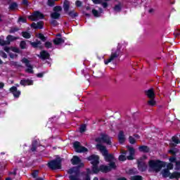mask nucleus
<instances>
[{
    "instance_id": "c9c22d12",
    "label": "nucleus",
    "mask_w": 180,
    "mask_h": 180,
    "mask_svg": "<svg viewBox=\"0 0 180 180\" xmlns=\"http://www.w3.org/2000/svg\"><path fill=\"white\" fill-rule=\"evenodd\" d=\"M130 144H135L136 143V138L133 136H129V138Z\"/></svg>"
},
{
    "instance_id": "72a5a7b5",
    "label": "nucleus",
    "mask_w": 180,
    "mask_h": 180,
    "mask_svg": "<svg viewBox=\"0 0 180 180\" xmlns=\"http://www.w3.org/2000/svg\"><path fill=\"white\" fill-rule=\"evenodd\" d=\"M92 172L89 170V169H87V173L85 174V180H91V177H89V174H91Z\"/></svg>"
},
{
    "instance_id": "7ed1b4c3",
    "label": "nucleus",
    "mask_w": 180,
    "mask_h": 180,
    "mask_svg": "<svg viewBox=\"0 0 180 180\" xmlns=\"http://www.w3.org/2000/svg\"><path fill=\"white\" fill-rule=\"evenodd\" d=\"M121 47H122V46L120 44V45H118L116 51L112 50L110 58L108 59L104 60V64H105V65H108V64L109 63H112V61H114L115 58H117V57L120 54H122V51H120Z\"/></svg>"
},
{
    "instance_id": "052dcab7",
    "label": "nucleus",
    "mask_w": 180,
    "mask_h": 180,
    "mask_svg": "<svg viewBox=\"0 0 180 180\" xmlns=\"http://www.w3.org/2000/svg\"><path fill=\"white\" fill-rule=\"evenodd\" d=\"M94 180H99V179H98V177H95V178L94 179Z\"/></svg>"
},
{
    "instance_id": "6e6d98bb",
    "label": "nucleus",
    "mask_w": 180,
    "mask_h": 180,
    "mask_svg": "<svg viewBox=\"0 0 180 180\" xmlns=\"http://www.w3.org/2000/svg\"><path fill=\"white\" fill-rule=\"evenodd\" d=\"M22 4H23L24 5H27V0H24V1H22Z\"/></svg>"
},
{
    "instance_id": "09e8293b",
    "label": "nucleus",
    "mask_w": 180,
    "mask_h": 180,
    "mask_svg": "<svg viewBox=\"0 0 180 180\" xmlns=\"http://www.w3.org/2000/svg\"><path fill=\"white\" fill-rule=\"evenodd\" d=\"M101 5H102L103 8H108V3L107 2L102 3V1H101Z\"/></svg>"
},
{
    "instance_id": "f03ea898",
    "label": "nucleus",
    "mask_w": 180,
    "mask_h": 180,
    "mask_svg": "<svg viewBox=\"0 0 180 180\" xmlns=\"http://www.w3.org/2000/svg\"><path fill=\"white\" fill-rule=\"evenodd\" d=\"M167 163L160 160H150L149 168L153 172H160L162 168H165Z\"/></svg>"
},
{
    "instance_id": "f8f14e48",
    "label": "nucleus",
    "mask_w": 180,
    "mask_h": 180,
    "mask_svg": "<svg viewBox=\"0 0 180 180\" xmlns=\"http://www.w3.org/2000/svg\"><path fill=\"white\" fill-rule=\"evenodd\" d=\"M22 63H23V64H25L27 67L25 71L29 74H33V67L32 66V65H30V62L29 61V60H27V58H24L22 60Z\"/></svg>"
},
{
    "instance_id": "dca6fc26",
    "label": "nucleus",
    "mask_w": 180,
    "mask_h": 180,
    "mask_svg": "<svg viewBox=\"0 0 180 180\" xmlns=\"http://www.w3.org/2000/svg\"><path fill=\"white\" fill-rule=\"evenodd\" d=\"M64 39L61 38V34H58L56 35V38L53 39V44H56V46H58L60 44H63L64 43Z\"/></svg>"
},
{
    "instance_id": "aec40b11",
    "label": "nucleus",
    "mask_w": 180,
    "mask_h": 180,
    "mask_svg": "<svg viewBox=\"0 0 180 180\" xmlns=\"http://www.w3.org/2000/svg\"><path fill=\"white\" fill-rule=\"evenodd\" d=\"M179 143H180V141H179V138H178V136H173L172 138V142L170 143L171 147H175V146H176V144H179Z\"/></svg>"
},
{
    "instance_id": "f257e3e1",
    "label": "nucleus",
    "mask_w": 180,
    "mask_h": 180,
    "mask_svg": "<svg viewBox=\"0 0 180 180\" xmlns=\"http://www.w3.org/2000/svg\"><path fill=\"white\" fill-rule=\"evenodd\" d=\"M96 148L97 150H99V151H101L105 161L107 162H110V166L102 165L98 168V165L99 164V156L95 155H91L90 157L88 158V160L89 161H91V164L93 166V174H98L99 171H101V172H109V171H111V169H115L116 168V164L115 163V158L112 156V155L108 154V150L106 149V147L101 144H98L96 146Z\"/></svg>"
},
{
    "instance_id": "4d7b16f0",
    "label": "nucleus",
    "mask_w": 180,
    "mask_h": 180,
    "mask_svg": "<svg viewBox=\"0 0 180 180\" xmlns=\"http://www.w3.org/2000/svg\"><path fill=\"white\" fill-rule=\"evenodd\" d=\"M117 180H127V179H126V178H124V177H121V178L117 179Z\"/></svg>"
},
{
    "instance_id": "680f3d73",
    "label": "nucleus",
    "mask_w": 180,
    "mask_h": 180,
    "mask_svg": "<svg viewBox=\"0 0 180 180\" xmlns=\"http://www.w3.org/2000/svg\"><path fill=\"white\" fill-rule=\"evenodd\" d=\"M0 64H2V60L0 59Z\"/></svg>"
},
{
    "instance_id": "c03bdc74",
    "label": "nucleus",
    "mask_w": 180,
    "mask_h": 180,
    "mask_svg": "<svg viewBox=\"0 0 180 180\" xmlns=\"http://www.w3.org/2000/svg\"><path fill=\"white\" fill-rule=\"evenodd\" d=\"M0 56L1 57H3V58H6L8 57V56H6V53H5V52L2 51H0Z\"/></svg>"
},
{
    "instance_id": "4be33fe9",
    "label": "nucleus",
    "mask_w": 180,
    "mask_h": 180,
    "mask_svg": "<svg viewBox=\"0 0 180 180\" xmlns=\"http://www.w3.org/2000/svg\"><path fill=\"white\" fill-rule=\"evenodd\" d=\"M31 27H33L34 29H43V22L39 21L38 22H33L31 25Z\"/></svg>"
},
{
    "instance_id": "39448f33",
    "label": "nucleus",
    "mask_w": 180,
    "mask_h": 180,
    "mask_svg": "<svg viewBox=\"0 0 180 180\" xmlns=\"http://www.w3.org/2000/svg\"><path fill=\"white\" fill-rule=\"evenodd\" d=\"M169 160L171 162V163H169L167 165V169H172L174 168V165H172V162H174L175 164V167L174 169H176V171H178L180 169V162L176 161V158L175 156H172L171 157Z\"/></svg>"
},
{
    "instance_id": "37998d69",
    "label": "nucleus",
    "mask_w": 180,
    "mask_h": 180,
    "mask_svg": "<svg viewBox=\"0 0 180 180\" xmlns=\"http://www.w3.org/2000/svg\"><path fill=\"white\" fill-rule=\"evenodd\" d=\"M51 46H52L51 42L47 41L45 43V47H46V49H51Z\"/></svg>"
},
{
    "instance_id": "412c9836",
    "label": "nucleus",
    "mask_w": 180,
    "mask_h": 180,
    "mask_svg": "<svg viewBox=\"0 0 180 180\" xmlns=\"http://www.w3.org/2000/svg\"><path fill=\"white\" fill-rule=\"evenodd\" d=\"M146 96H148V98H149V99L155 98V93H154V89H153L147 90L146 91Z\"/></svg>"
},
{
    "instance_id": "603ef678",
    "label": "nucleus",
    "mask_w": 180,
    "mask_h": 180,
    "mask_svg": "<svg viewBox=\"0 0 180 180\" xmlns=\"http://www.w3.org/2000/svg\"><path fill=\"white\" fill-rule=\"evenodd\" d=\"M134 139H135L136 140H139V139H140V136H139V135H137V134H135V135L134 136Z\"/></svg>"
},
{
    "instance_id": "2eb2a0df",
    "label": "nucleus",
    "mask_w": 180,
    "mask_h": 180,
    "mask_svg": "<svg viewBox=\"0 0 180 180\" xmlns=\"http://www.w3.org/2000/svg\"><path fill=\"white\" fill-rule=\"evenodd\" d=\"M71 162L73 165H79V167H84V163L81 162V159L78 156H74L71 160Z\"/></svg>"
},
{
    "instance_id": "cd10ccee",
    "label": "nucleus",
    "mask_w": 180,
    "mask_h": 180,
    "mask_svg": "<svg viewBox=\"0 0 180 180\" xmlns=\"http://www.w3.org/2000/svg\"><path fill=\"white\" fill-rule=\"evenodd\" d=\"M126 154H127V152L125 150H122V155H120L119 157V160L120 161H126Z\"/></svg>"
},
{
    "instance_id": "49530a36",
    "label": "nucleus",
    "mask_w": 180,
    "mask_h": 180,
    "mask_svg": "<svg viewBox=\"0 0 180 180\" xmlns=\"http://www.w3.org/2000/svg\"><path fill=\"white\" fill-rule=\"evenodd\" d=\"M92 1H93L96 5H99V4H102V1H101V0H92Z\"/></svg>"
},
{
    "instance_id": "13d9d810",
    "label": "nucleus",
    "mask_w": 180,
    "mask_h": 180,
    "mask_svg": "<svg viewBox=\"0 0 180 180\" xmlns=\"http://www.w3.org/2000/svg\"><path fill=\"white\" fill-rule=\"evenodd\" d=\"M4 86V83H0V88H3Z\"/></svg>"
},
{
    "instance_id": "ea45409f",
    "label": "nucleus",
    "mask_w": 180,
    "mask_h": 180,
    "mask_svg": "<svg viewBox=\"0 0 180 180\" xmlns=\"http://www.w3.org/2000/svg\"><path fill=\"white\" fill-rule=\"evenodd\" d=\"M86 130V125L83 124L80 127V133H84Z\"/></svg>"
},
{
    "instance_id": "774afa93",
    "label": "nucleus",
    "mask_w": 180,
    "mask_h": 180,
    "mask_svg": "<svg viewBox=\"0 0 180 180\" xmlns=\"http://www.w3.org/2000/svg\"><path fill=\"white\" fill-rule=\"evenodd\" d=\"M0 22H1V15H0Z\"/></svg>"
},
{
    "instance_id": "b1692460",
    "label": "nucleus",
    "mask_w": 180,
    "mask_h": 180,
    "mask_svg": "<svg viewBox=\"0 0 180 180\" xmlns=\"http://www.w3.org/2000/svg\"><path fill=\"white\" fill-rule=\"evenodd\" d=\"M21 85L26 86V85H33V80L30 79H24L20 81Z\"/></svg>"
},
{
    "instance_id": "c756f323",
    "label": "nucleus",
    "mask_w": 180,
    "mask_h": 180,
    "mask_svg": "<svg viewBox=\"0 0 180 180\" xmlns=\"http://www.w3.org/2000/svg\"><path fill=\"white\" fill-rule=\"evenodd\" d=\"M69 16H71V18H77L78 16V13H75V11H72L68 13Z\"/></svg>"
},
{
    "instance_id": "a878e982",
    "label": "nucleus",
    "mask_w": 180,
    "mask_h": 180,
    "mask_svg": "<svg viewBox=\"0 0 180 180\" xmlns=\"http://www.w3.org/2000/svg\"><path fill=\"white\" fill-rule=\"evenodd\" d=\"M139 150L141 153H148L150 151V148L146 146H141L139 147Z\"/></svg>"
},
{
    "instance_id": "4c0bfd02",
    "label": "nucleus",
    "mask_w": 180,
    "mask_h": 180,
    "mask_svg": "<svg viewBox=\"0 0 180 180\" xmlns=\"http://www.w3.org/2000/svg\"><path fill=\"white\" fill-rule=\"evenodd\" d=\"M58 0H48V5L49 6H53L55 2H57Z\"/></svg>"
},
{
    "instance_id": "bf43d9fd",
    "label": "nucleus",
    "mask_w": 180,
    "mask_h": 180,
    "mask_svg": "<svg viewBox=\"0 0 180 180\" xmlns=\"http://www.w3.org/2000/svg\"><path fill=\"white\" fill-rule=\"evenodd\" d=\"M31 150H32V151H35V150H36V148H34V147H32Z\"/></svg>"
},
{
    "instance_id": "79ce46f5",
    "label": "nucleus",
    "mask_w": 180,
    "mask_h": 180,
    "mask_svg": "<svg viewBox=\"0 0 180 180\" xmlns=\"http://www.w3.org/2000/svg\"><path fill=\"white\" fill-rule=\"evenodd\" d=\"M18 22L19 23H26V18L21 17L18 19Z\"/></svg>"
},
{
    "instance_id": "a18cd8bd",
    "label": "nucleus",
    "mask_w": 180,
    "mask_h": 180,
    "mask_svg": "<svg viewBox=\"0 0 180 180\" xmlns=\"http://www.w3.org/2000/svg\"><path fill=\"white\" fill-rule=\"evenodd\" d=\"M114 9L116 12H119V11H120V9H122V6H120V5H117V6H115Z\"/></svg>"
},
{
    "instance_id": "2f4dec72",
    "label": "nucleus",
    "mask_w": 180,
    "mask_h": 180,
    "mask_svg": "<svg viewBox=\"0 0 180 180\" xmlns=\"http://www.w3.org/2000/svg\"><path fill=\"white\" fill-rule=\"evenodd\" d=\"M127 172V174H129V175H134L135 174H137V170L136 169H131Z\"/></svg>"
},
{
    "instance_id": "5fc2aeb1",
    "label": "nucleus",
    "mask_w": 180,
    "mask_h": 180,
    "mask_svg": "<svg viewBox=\"0 0 180 180\" xmlns=\"http://www.w3.org/2000/svg\"><path fill=\"white\" fill-rule=\"evenodd\" d=\"M18 32V29L11 30L10 31V33H13V32Z\"/></svg>"
},
{
    "instance_id": "5701e85b",
    "label": "nucleus",
    "mask_w": 180,
    "mask_h": 180,
    "mask_svg": "<svg viewBox=\"0 0 180 180\" xmlns=\"http://www.w3.org/2000/svg\"><path fill=\"white\" fill-rule=\"evenodd\" d=\"M38 57H39V58H41L42 60H46L49 58V57H50V54H49L47 51H41L40 55H38Z\"/></svg>"
},
{
    "instance_id": "393cba45",
    "label": "nucleus",
    "mask_w": 180,
    "mask_h": 180,
    "mask_svg": "<svg viewBox=\"0 0 180 180\" xmlns=\"http://www.w3.org/2000/svg\"><path fill=\"white\" fill-rule=\"evenodd\" d=\"M118 140L121 143H124V141L126 140V138H124V134L122 131H120L118 134Z\"/></svg>"
},
{
    "instance_id": "0e129e2a",
    "label": "nucleus",
    "mask_w": 180,
    "mask_h": 180,
    "mask_svg": "<svg viewBox=\"0 0 180 180\" xmlns=\"http://www.w3.org/2000/svg\"><path fill=\"white\" fill-rule=\"evenodd\" d=\"M149 12H153V9H150V10L149 11Z\"/></svg>"
},
{
    "instance_id": "7c9ffc66",
    "label": "nucleus",
    "mask_w": 180,
    "mask_h": 180,
    "mask_svg": "<svg viewBox=\"0 0 180 180\" xmlns=\"http://www.w3.org/2000/svg\"><path fill=\"white\" fill-rule=\"evenodd\" d=\"M36 37L42 40V41H46V37H44L43 34H37Z\"/></svg>"
},
{
    "instance_id": "338daca9",
    "label": "nucleus",
    "mask_w": 180,
    "mask_h": 180,
    "mask_svg": "<svg viewBox=\"0 0 180 180\" xmlns=\"http://www.w3.org/2000/svg\"><path fill=\"white\" fill-rule=\"evenodd\" d=\"M104 1H110V0H104Z\"/></svg>"
},
{
    "instance_id": "6e6552de",
    "label": "nucleus",
    "mask_w": 180,
    "mask_h": 180,
    "mask_svg": "<svg viewBox=\"0 0 180 180\" xmlns=\"http://www.w3.org/2000/svg\"><path fill=\"white\" fill-rule=\"evenodd\" d=\"M4 51L6 53H10L11 58H16V57H18V55H16V53H11V51H13V53H19V49L16 47H11V48L5 47Z\"/></svg>"
},
{
    "instance_id": "69168bd1",
    "label": "nucleus",
    "mask_w": 180,
    "mask_h": 180,
    "mask_svg": "<svg viewBox=\"0 0 180 180\" xmlns=\"http://www.w3.org/2000/svg\"><path fill=\"white\" fill-rule=\"evenodd\" d=\"M6 180H11L9 178L6 179Z\"/></svg>"
},
{
    "instance_id": "ddd939ff",
    "label": "nucleus",
    "mask_w": 180,
    "mask_h": 180,
    "mask_svg": "<svg viewBox=\"0 0 180 180\" xmlns=\"http://www.w3.org/2000/svg\"><path fill=\"white\" fill-rule=\"evenodd\" d=\"M44 15L43 14H41V13L37 11L34 12L32 15L29 16V19H30V20H39V19H43Z\"/></svg>"
},
{
    "instance_id": "4468645a",
    "label": "nucleus",
    "mask_w": 180,
    "mask_h": 180,
    "mask_svg": "<svg viewBox=\"0 0 180 180\" xmlns=\"http://www.w3.org/2000/svg\"><path fill=\"white\" fill-rule=\"evenodd\" d=\"M54 12L51 13V16L53 19H58L60 18V12H61V6H56L53 8Z\"/></svg>"
},
{
    "instance_id": "e433bc0d",
    "label": "nucleus",
    "mask_w": 180,
    "mask_h": 180,
    "mask_svg": "<svg viewBox=\"0 0 180 180\" xmlns=\"http://www.w3.org/2000/svg\"><path fill=\"white\" fill-rule=\"evenodd\" d=\"M131 180H143L141 176H134L131 177Z\"/></svg>"
},
{
    "instance_id": "c85d7f7f",
    "label": "nucleus",
    "mask_w": 180,
    "mask_h": 180,
    "mask_svg": "<svg viewBox=\"0 0 180 180\" xmlns=\"http://www.w3.org/2000/svg\"><path fill=\"white\" fill-rule=\"evenodd\" d=\"M155 100L154 99V98H149V100L148 101V105L149 106H155Z\"/></svg>"
},
{
    "instance_id": "1a4fd4ad",
    "label": "nucleus",
    "mask_w": 180,
    "mask_h": 180,
    "mask_svg": "<svg viewBox=\"0 0 180 180\" xmlns=\"http://www.w3.org/2000/svg\"><path fill=\"white\" fill-rule=\"evenodd\" d=\"M73 147L77 153H86L88 151V149L84 146H81V143L78 141L73 143Z\"/></svg>"
},
{
    "instance_id": "6ab92c4d",
    "label": "nucleus",
    "mask_w": 180,
    "mask_h": 180,
    "mask_svg": "<svg viewBox=\"0 0 180 180\" xmlns=\"http://www.w3.org/2000/svg\"><path fill=\"white\" fill-rule=\"evenodd\" d=\"M11 92H12L13 95L15 98H19L20 96V91H18V89L15 86H13L10 89Z\"/></svg>"
},
{
    "instance_id": "58836bf2",
    "label": "nucleus",
    "mask_w": 180,
    "mask_h": 180,
    "mask_svg": "<svg viewBox=\"0 0 180 180\" xmlns=\"http://www.w3.org/2000/svg\"><path fill=\"white\" fill-rule=\"evenodd\" d=\"M16 8H18V4L16 3H12L10 5V9H11L12 11H13V9H16Z\"/></svg>"
},
{
    "instance_id": "8fccbe9b",
    "label": "nucleus",
    "mask_w": 180,
    "mask_h": 180,
    "mask_svg": "<svg viewBox=\"0 0 180 180\" xmlns=\"http://www.w3.org/2000/svg\"><path fill=\"white\" fill-rule=\"evenodd\" d=\"M37 174H39V172L36 171L32 173L33 178H36L37 176Z\"/></svg>"
},
{
    "instance_id": "423d86ee",
    "label": "nucleus",
    "mask_w": 180,
    "mask_h": 180,
    "mask_svg": "<svg viewBox=\"0 0 180 180\" xmlns=\"http://www.w3.org/2000/svg\"><path fill=\"white\" fill-rule=\"evenodd\" d=\"M96 141H97V143H105L107 146L112 145V138L106 134H102L101 138H97L96 139Z\"/></svg>"
},
{
    "instance_id": "a211bd4d",
    "label": "nucleus",
    "mask_w": 180,
    "mask_h": 180,
    "mask_svg": "<svg viewBox=\"0 0 180 180\" xmlns=\"http://www.w3.org/2000/svg\"><path fill=\"white\" fill-rule=\"evenodd\" d=\"M128 150L129 151V155L127 156V160H134V154L136 153L134 148L128 147Z\"/></svg>"
},
{
    "instance_id": "864d4df0",
    "label": "nucleus",
    "mask_w": 180,
    "mask_h": 180,
    "mask_svg": "<svg viewBox=\"0 0 180 180\" xmlns=\"http://www.w3.org/2000/svg\"><path fill=\"white\" fill-rule=\"evenodd\" d=\"M37 77H38V78H41V77H43V73H39L37 75Z\"/></svg>"
},
{
    "instance_id": "de8ad7c7",
    "label": "nucleus",
    "mask_w": 180,
    "mask_h": 180,
    "mask_svg": "<svg viewBox=\"0 0 180 180\" xmlns=\"http://www.w3.org/2000/svg\"><path fill=\"white\" fill-rule=\"evenodd\" d=\"M75 5L76 6H78V7L82 6V2L81 1H76Z\"/></svg>"
},
{
    "instance_id": "a19ab883",
    "label": "nucleus",
    "mask_w": 180,
    "mask_h": 180,
    "mask_svg": "<svg viewBox=\"0 0 180 180\" xmlns=\"http://www.w3.org/2000/svg\"><path fill=\"white\" fill-rule=\"evenodd\" d=\"M20 46L21 49H26V42H25V41H21Z\"/></svg>"
},
{
    "instance_id": "f3484780",
    "label": "nucleus",
    "mask_w": 180,
    "mask_h": 180,
    "mask_svg": "<svg viewBox=\"0 0 180 180\" xmlns=\"http://www.w3.org/2000/svg\"><path fill=\"white\" fill-rule=\"evenodd\" d=\"M91 12H92L94 18H101L102 13H103V10L101 8H100L98 9V11L94 8V9H92Z\"/></svg>"
},
{
    "instance_id": "20e7f679",
    "label": "nucleus",
    "mask_w": 180,
    "mask_h": 180,
    "mask_svg": "<svg viewBox=\"0 0 180 180\" xmlns=\"http://www.w3.org/2000/svg\"><path fill=\"white\" fill-rule=\"evenodd\" d=\"M161 174L164 178H169L170 179H179L180 178V173L178 172L171 174L168 169H165L161 172Z\"/></svg>"
},
{
    "instance_id": "e2e57ef3",
    "label": "nucleus",
    "mask_w": 180,
    "mask_h": 180,
    "mask_svg": "<svg viewBox=\"0 0 180 180\" xmlns=\"http://www.w3.org/2000/svg\"><path fill=\"white\" fill-rule=\"evenodd\" d=\"M86 9H87V11L89 10V7L87 6V7H86Z\"/></svg>"
},
{
    "instance_id": "0eeeda50",
    "label": "nucleus",
    "mask_w": 180,
    "mask_h": 180,
    "mask_svg": "<svg viewBox=\"0 0 180 180\" xmlns=\"http://www.w3.org/2000/svg\"><path fill=\"white\" fill-rule=\"evenodd\" d=\"M48 167L51 169H61V160L60 159L52 160L48 163Z\"/></svg>"
},
{
    "instance_id": "473e14b6",
    "label": "nucleus",
    "mask_w": 180,
    "mask_h": 180,
    "mask_svg": "<svg viewBox=\"0 0 180 180\" xmlns=\"http://www.w3.org/2000/svg\"><path fill=\"white\" fill-rule=\"evenodd\" d=\"M40 44H41V43L39 41H37V42H32L31 43V45L32 46V47H40Z\"/></svg>"
},
{
    "instance_id": "3c124183",
    "label": "nucleus",
    "mask_w": 180,
    "mask_h": 180,
    "mask_svg": "<svg viewBox=\"0 0 180 180\" xmlns=\"http://www.w3.org/2000/svg\"><path fill=\"white\" fill-rule=\"evenodd\" d=\"M169 153L170 154H175V149H171L170 150H169Z\"/></svg>"
},
{
    "instance_id": "bb28decb",
    "label": "nucleus",
    "mask_w": 180,
    "mask_h": 180,
    "mask_svg": "<svg viewBox=\"0 0 180 180\" xmlns=\"http://www.w3.org/2000/svg\"><path fill=\"white\" fill-rule=\"evenodd\" d=\"M63 9L65 12H67L70 9V1L65 0L63 4Z\"/></svg>"
},
{
    "instance_id": "9d476101",
    "label": "nucleus",
    "mask_w": 180,
    "mask_h": 180,
    "mask_svg": "<svg viewBox=\"0 0 180 180\" xmlns=\"http://www.w3.org/2000/svg\"><path fill=\"white\" fill-rule=\"evenodd\" d=\"M144 160H147V157L143 156L141 159L138 160V168L140 171H146L147 168V165L144 162Z\"/></svg>"
},
{
    "instance_id": "f704fd0d",
    "label": "nucleus",
    "mask_w": 180,
    "mask_h": 180,
    "mask_svg": "<svg viewBox=\"0 0 180 180\" xmlns=\"http://www.w3.org/2000/svg\"><path fill=\"white\" fill-rule=\"evenodd\" d=\"M22 37H25V39H30V34L27 32H24L22 33Z\"/></svg>"
},
{
    "instance_id": "9b49d317",
    "label": "nucleus",
    "mask_w": 180,
    "mask_h": 180,
    "mask_svg": "<svg viewBox=\"0 0 180 180\" xmlns=\"http://www.w3.org/2000/svg\"><path fill=\"white\" fill-rule=\"evenodd\" d=\"M7 41L4 40V38H0V46H6L10 44L11 41H13V40H16L18 37H15L12 35H8L7 37Z\"/></svg>"
}]
</instances>
